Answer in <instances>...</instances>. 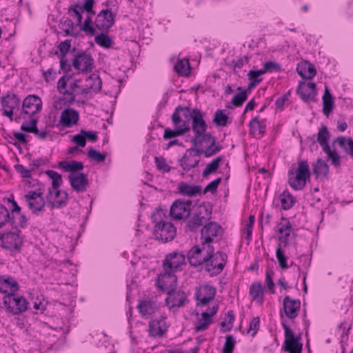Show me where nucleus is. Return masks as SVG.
<instances>
[{
    "instance_id": "obj_9",
    "label": "nucleus",
    "mask_w": 353,
    "mask_h": 353,
    "mask_svg": "<svg viewBox=\"0 0 353 353\" xmlns=\"http://www.w3.org/2000/svg\"><path fill=\"white\" fill-rule=\"evenodd\" d=\"M284 329L285 341L283 350L288 353H301L303 344L300 342L301 335L295 336L293 331L285 323H282Z\"/></svg>"
},
{
    "instance_id": "obj_43",
    "label": "nucleus",
    "mask_w": 353,
    "mask_h": 353,
    "mask_svg": "<svg viewBox=\"0 0 353 353\" xmlns=\"http://www.w3.org/2000/svg\"><path fill=\"white\" fill-rule=\"evenodd\" d=\"M224 111L223 110L219 109L214 113L213 122L217 126H226L230 123L228 117L224 113Z\"/></svg>"
},
{
    "instance_id": "obj_57",
    "label": "nucleus",
    "mask_w": 353,
    "mask_h": 353,
    "mask_svg": "<svg viewBox=\"0 0 353 353\" xmlns=\"http://www.w3.org/2000/svg\"><path fill=\"white\" fill-rule=\"evenodd\" d=\"M37 119H32L30 121V125H28L26 123H23L21 125V130L22 131L30 132V133H37L38 132V128L37 127Z\"/></svg>"
},
{
    "instance_id": "obj_32",
    "label": "nucleus",
    "mask_w": 353,
    "mask_h": 353,
    "mask_svg": "<svg viewBox=\"0 0 353 353\" xmlns=\"http://www.w3.org/2000/svg\"><path fill=\"white\" fill-rule=\"evenodd\" d=\"M249 127L250 132L254 137H261L265 133L266 125L263 121H260L257 117L250 121Z\"/></svg>"
},
{
    "instance_id": "obj_62",
    "label": "nucleus",
    "mask_w": 353,
    "mask_h": 353,
    "mask_svg": "<svg viewBox=\"0 0 353 353\" xmlns=\"http://www.w3.org/2000/svg\"><path fill=\"white\" fill-rule=\"evenodd\" d=\"M259 324H260L259 317H258V316L254 317L250 323L248 333L252 331L253 332L252 333L251 335L252 336H254L259 329Z\"/></svg>"
},
{
    "instance_id": "obj_35",
    "label": "nucleus",
    "mask_w": 353,
    "mask_h": 353,
    "mask_svg": "<svg viewBox=\"0 0 353 353\" xmlns=\"http://www.w3.org/2000/svg\"><path fill=\"white\" fill-rule=\"evenodd\" d=\"M199 159L194 154H185L180 159V165L183 170L189 171L198 165Z\"/></svg>"
},
{
    "instance_id": "obj_16",
    "label": "nucleus",
    "mask_w": 353,
    "mask_h": 353,
    "mask_svg": "<svg viewBox=\"0 0 353 353\" xmlns=\"http://www.w3.org/2000/svg\"><path fill=\"white\" fill-rule=\"evenodd\" d=\"M1 247L6 250H19L23 245V241L19 235L15 232H8L1 234L0 236Z\"/></svg>"
},
{
    "instance_id": "obj_25",
    "label": "nucleus",
    "mask_w": 353,
    "mask_h": 353,
    "mask_svg": "<svg viewBox=\"0 0 353 353\" xmlns=\"http://www.w3.org/2000/svg\"><path fill=\"white\" fill-rule=\"evenodd\" d=\"M79 119V112L73 108L65 109L61 114L59 125L65 128H70L76 125Z\"/></svg>"
},
{
    "instance_id": "obj_52",
    "label": "nucleus",
    "mask_w": 353,
    "mask_h": 353,
    "mask_svg": "<svg viewBox=\"0 0 353 353\" xmlns=\"http://www.w3.org/2000/svg\"><path fill=\"white\" fill-rule=\"evenodd\" d=\"M236 341L232 335H227L222 349V353H232L235 347Z\"/></svg>"
},
{
    "instance_id": "obj_54",
    "label": "nucleus",
    "mask_w": 353,
    "mask_h": 353,
    "mask_svg": "<svg viewBox=\"0 0 353 353\" xmlns=\"http://www.w3.org/2000/svg\"><path fill=\"white\" fill-rule=\"evenodd\" d=\"M98 22H114V14L110 10H102L97 15Z\"/></svg>"
},
{
    "instance_id": "obj_39",
    "label": "nucleus",
    "mask_w": 353,
    "mask_h": 353,
    "mask_svg": "<svg viewBox=\"0 0 353 353\" xmlns=\"http://www.w3.org/2000/svg\"><path fill=\"white\" fill-rule=\"evenodd\" d=\"M250 294L254 301L261 303L263 301V290L261 283H254L250 288Z\"/></svg>"
},
{
    "instance_id": "obj_3",
    "label": "nucleus",
    "mask_w": 353,
    "mask_h": 353,
    "mask_svg": "<svg viewBox=\"0 0 353 353\" xmlns=\"http://www.w3.org/2000/svg\"><path fill=\"white\" fill-rule=\"evenodd\" d=\"M214 251V248L211 244L201 241L200 244L192 247L187 254V259L191 266L198 267L205 265Z\"/></svg>"
},
{
    "instance_id": "obj_5",
    "label": "nucleus",
    "mask_w": 353,
    "mask_h": 353,
    "mask_svg": "<svg viewBox=\"0 0 353 353\" xmlns=\"http://www.w3.org/2000/svg\"><path fill=\"white\" fill-rule=\"evenodd\" d=\"M3 303L7 310L13 315H18L26 312L28 308L27 299L15 293H10L3 298Z\"/></svg>"
},
{
    "instance_id": "obj_1",
    "label": "nucleus",
    "mask_w": 353,
    "mask_h": 353,
    "mask_svg": "<svg viewBox=\"0 0 353 353\" xmlns=\"http://www.w3.org/2000/svg\"><path fill=\"white\" fill-rule=\"evenodd\" d=\"M191 120L190 129L194 132L191 138L192 150L198 156L203 155L205 158H210L220 152L223 147L219 143H216V138L211 133L207 132L208 125L200 110L193 109Z\"/></svg>"
},
{
    "instance_id": "obj_11",
    "label": "nucleus",
    "mask_w": 353,
    "mask_h": 353,
    "mask_svg": "<svg viewBox=\"0 0 353 353\" xmlns=\"http://www.w3.org/2000/svg\"><path fill=\"white\" fill-rule=\"evenodd\" d=\"M177 278L174 272L163 270L156 279V286L158 289L167 293L176 288Z\"/></svg>"
},
{
    "instance_id": "obj_29",
    "label": "nucleus",
    "mask_w": 353,
    "mask_h": 353,
    "mask_svg": "<svg viewBox=\"0 0 353 353\" xmlns=\"http://www.w3.org/2000/svg\"><path fill=\"white\" fill-rule=\"evenodd\" d=\"M86 88L81 91V94H88L90 90L95 92H99L101 89L102 81L99 76L95 74H92L85 80Z\"/></svg>"
},
{
    "instance_id": "obj_44",
    "label": "nucleus",
    "mask_w": 353,
    "mask_h": 353,
    "mask_svg": "<svg viewBox=\"0 0 353 353\" xmlns=\"http://www.w3.org/2000/svg\"><path fill=\"white\" fill-rule=\"evenodd\" d=\"M11 225L14 228H25L28 225V219L25 214L21 212L12 216Z\"/></svg>"
},
{
    "instance_id": "obj_4",
    "label": "nucleus",
    "mask_w": 353,
    "mask_h": 353,
    "mask_svg": "<svg viewBox=\"0 0 353 353\" xmlns=\"http://www.w3.org/2000/svg\"><path fill=\"white\" fill-rule=\"evenodd\" d=\"M294 176L293 171L289 172L288 183L295 190L303 189L306 181L310 177V168L307 161L303 160L299 162L298 168Z\"/></svg>"
},
{
    "instance_id": "obj_42",
    "label": "nucleus",
    "mask_w": 353,
    "mask_h": 353,
    "mask_svg": "<svg viewBox=\"0 0 353 353\" xmlns=\"http://www.w3.org/2000/svg\"><path fill=\"white\" fill-rule=\"evenodd\" d=\"M174 70L181 76H188L190 72V63L188 59L179 60L174 65Z\"/></svg>"
},
{
    "instance_id": "obj_20",
    "label": "nucleus",
    "mask_w": 353,
    "mask_h": 353,
    "mask_svg": "<svg viewBox=\"0 0 353 353\" xmlns=\"http://www.w3.org/2000/svg\"><path fill=\"white\" fill-rule=\"evenodd\" d=\"M296 92L303 101H315L317 94L316 84L313 82L301 81L296 89Z\"/></svg>"
},
{
    "instance_id": "obj_30",
    "label": "nucleus",
    "mask_w": 353,
    "mask_h": 353,
    "mask_svg": "<svg viewBox=\"0 0 353 353\" xmlns=\"http://www.w3.org/2000/svg\"><path fill=\"white\" fill-rule=\"evenodd\" d=\"M139 313L143 317H148L157 310V306L154 301L150 299L140 301L137 305Z\"/></svg>"
},
{
    "instance_id": "obj_14",
    "label": "nucleus",
    "mask_w": 353,
    "mask_h": 353,
    "mask_svg": "<svg viewBox=\"0 0 353 353\" xmlns=\"http://www.w3.org/2000/svg\"><path fill=\"white\" fill-rule=\"evenodd\" d=\"M166 305L170 309H177L183 307L188 302L187 294L182 290H172L167 293Z\"/></svg>"
},
{
    "instance_id": "obj_63",
    "label": "nucleus",
    "mask_w": 353,
    "mask_h": 353,
    "mask_svg": "<svg viewBox=\"0 0 353 353\" xmlns=\"http://www.w3.org/2000/svg\"><path fill=\"white\" fill-rule=\"evenodd\" d=\"M94 3V0H84V3L83 6H81V8H82L83 12L85 11L90 15V14L94 15L95 14L92 10Z\"/></svg>"
},
{
    "instance_id": "obj_19",
    "label": "nucleus",
    "mask_w": 353,
    "mask_h": 353,
    "mask_svg": "<svg viewBox=\"0 0 353 353\" xmlns=\"http://www.w3.org/2000/svg\"><path fill=\"white\" fill-rule=\"evenodd\" d=\"M185 256L183 253L174 252L166 255L163 261V269L174 272L185 263Z\"/></svg>"
},
{
    "instance_id": "obj_64",
    "label": "nucleus",
    "mask_w": 353,
    "mask_h": 353,
    "mask_svg": "<svg viewBox=\"0 0 353 353\" xmlns=\"http://www.w3.org/2000/svg\"><path fill=\"white\" fill-rule=\"evenodd\" d=\"M72 141L76 143L77 146L80 147H84L86 143L85 137L81 132L73 137Z\"/></svg>"
},
{
    "instance_id": "obj_36",
    "label": "nucleus",
    "mask_w": 353,
    "mask_h": 353,
    "mask_svg": "<svg viewBox=\"0 0 353 353\" xmlns=\"http://www.w3.org/2000/svg\"><path fill=\"white\" fill-rule=\"evenodd\" d=\"M313 174L316 178L321 176L327 177L329 172L328 165L321 159H318L316 162L312 164Z\"/></svg>"
},
{
    "instance_id": "obj_34",
    "label": "nucleus",
    "mask_w": 353,
    "mask_h": 353,
    "mask_svg": "<svg viewBox=\"0 0 353 353\" xmlns=\"http://www.w3.org/2000/svg\"><path fill=\"white\" fill-rule=\"evenodd\" d=\"M162 323L163 319H152L149 322L148 332L152 337H161L163 335L165 330L163 329Z\"/></svg>"
},
{
    "instance_id": "obj_47",
    "label": "nucleus",
    "mask_w": 353,
    "mask_h": 353,
    "mask_svg": "<svg viewBox=\"0 0 353 353\" xmlns=\"http://www.w3.org/2000/svg\"><path fill=\"white\" fill-rule=\"evenodd\" d=\"M96 43L105 48H109L112 44V39L105 33H101L94 38Z\"/></svg>"
},
{
    "instance_id": "obj_37",
    "label": "nucleus",
    "mask_w": 353,
    "mask_h": 353,
    "mask_svg": "<svg viewBox=\"0 0 353 353\" xmlns=\"http://www.w3.org/2000/svg\"><path fill=\"white\" fill-rule=\"evenodd\" d=\"M330 133L325 125H322L317 133L316 140L323 149H327Z\"/></svg>"
},
{
    "instance_id": "obj_59",
    "label": "nucleus",
    "mask_w": 353,
    "mask_h": 353,
    "mask_svg": "<svg viewBox=\"0 0 353 353\" xmlns=\"http://www.w3.org/2000/svg\"><path fill=\"white\" fill-rule=\"evenodd\" d=\"M16 171L20 174L23 178H31V172L34 170L33 168L26 169L23 165L17 164L14 165Z\"/></svg>"
},
{
    "instance_id": "obj_6",
    "label": "nucleus",
    "mask_w": 353,
    "mask_h": 353,
    "mask_svg": "<svg viewBox=\"0 0 353 353\" xmlns=\"http://www.w3.org/2000/svg\"><path fill=\"white\" fill-rule=\"evenodd\" d=\"M228 256L223 252H212V256L205 263V270L211 276L220 274L227 263Z\"/></svg>"
},
{
    "instance_id": "obj_55",
    "label": "nucleus",
    "mask_w": 353,
    "mask_h": 353,
    "mask_svg": "<svg viewBox=\"0 0 353 353\" xmlns=\"http://www.w3.org/2000/svg\"><path fill=\"white\" fill-rule=\"evenodd\" d=\"M12 218L8 209L3 205H0V228L4 226L7 223H11Z\"/></svg>"
},
{
    "instance_id": "obj_12",
    "label": "nucleus",
    "mask_w": 353,
    "mask_h": 353,
    "mask_svg": "<svg viewBox=\"0 0 353 353\" xmlns=\"http://www.w3.org/2000/svg\"><path fill=\"white\" fill-rule=\"evenodd\" d=\"M72 66L81 73H88L94 68V59L90 53L82 51L75 55Z\"/></svg>"
},
{
    "instance_id": "obj_22",
    "label": "nucleus",
    "mask_w": 353,
    "mask_h": 353,
    "mask_svg": "<svg viewBox=\"0 0 353 353\" xmlns=\"http://www.w3.org/2000/svg\"><path fill=\"white\" fill-rule=\"evenodd\" d=\"M283 310L285 315L290 319L298 316L301 309L299 299H293L290 296H285L283 300Z\"/></svg>"
},
{
    "instance_id": "obj_2",
    "label": "nucleus",
    "mask_w": 353,
    "mask_h": 353,
    "mask_svg": "<svg viewBox=\"0 0 353 353\" xmlns=\"http://www.w3.org/2000/svg\"><path fill=\"white\" fill-rule=\"evenodd\" d=\"M165 214L162 210H157L151 216L154 225L153 235L155 239L167 243L172 241L176 234V229L174 225L169 221H166Z\"/></svg>"
},
{
    "instance_id": "obj_49",
    "label": "nucleus",
    "mask_w": 353,
    "mask_h": 353,
    "mask_svg": "<svg viewBox=\"0 0 353 353\" xmlns=\"http://www.w3.org/2000/svg\"><path fill=\"white\" fill-rule=\"evenodd\" d=\"M83 13V11L81 8V6L79 4H74L68 9L70 16L77 19L78 22H81Z\"/></svg>"
},
{
    "instance_id": "obj_17",
    "label": "nucleus",
    "mask_w": 353,
    "mask_h": 353,
    "mask_svg": "<svg viewBox=\"0 0 353 353\" xmlns=\"http://www.w3.org/2000/svg\"><path fill=\"white\" fill-rule=\"evenodd\" d=\"M42 108L41 99L35 94L27 96L22 103L21 114L33 115Z\"/></svg>"
},
{
    "instance_id": "obj_46",
    "label": "nucleus",
    "mask_w": 353,
    "mask_h": 353,
    "mask_svg": "<svg viewBox=\"0 0 353 353\" xmlns=\"http://www.w3.org/2000/svg\"><path fill=\"white\" fill-rule=\"evenodd\" d=\"M294 202L295 200L294 197L288 190L284 191L283 194L281 195V207L283 210L290 209L292 207Z\"/></svg>"
},
{
    "instance_id": "obj_33",
    "label": "nucleus",
    "mask_w": 353,
    "mask_h": 353,
    "mask_svg": "<svg viewBox=\"0 0 353 353\" xmlns=\"http://www.w3.org/2000/svg\"><path fill=\"white\" fill-rule=\"evenodd\" d=\"M179 193L188 196H194L201 194V187L199 185H190L185 182H181L178 186Z\"/></svg>"
},
{
    "instance_id": "obj_38",
    "label": "nucleus",
    "mask_w": 353,
    "mask_h": 353,
    "mask_svg": "<svg viewBox=\"0 0 353 353\" xmlns=\"http://www.w3.org/2000/svg\"><path fill=\"white\" fill-rule=\"evenodd\" d=\"M323 114L327 117L330 114V113L332 111L334 108L333 97L330 92V90L327 87H325L324 90V94L323 96Z\"/></svg>"
},
{
    "instance_id": "obj_10",
    "label": "nucleus",
    "mask_w": 353,
    "mask_h": 353,
    "mask_svg": "<svg viewBox=\"0 0 353 353\" xmlns=\"http://www.w3.org/2000/svg\"><path fill=\"white\" fill-rule=\"evenodd\" d=\"M193 110L189 107L177 106L172 114L171 119L174 125L179 128H188V132L190 130V121L192 118Z\"/></svg>"
},
{
    "instance_id": "obj_24",
    "label": "nucleus",
    "mask_w": 353,
    "mask_h": 353,
    "mask_svg": "<svg viewBox=\"0 0 353 353\" xmlns=\"http://www.w3.org/2000/svg\"><path fill=\"white\" fill-rule=\"evenodd\" d=\"M221 229V226L215 222H210L205 225L201 230V241L211 244L213 238L217 236L219 232Z\"/></svg>"
},
{
    "instance_id": "obj_61",
    "label": "nucleus",
    "mask_w": 353,
    "mask_h": 353,
    "mask_svg": "<svg viewBox=\"0 0 353 353\" xmlns=\"http://www.w3.org/2000/svg\"><path fill=\"white\" fill-rule=\"evenodd\" d=\"M71 47V42L70 40L66 39L61 41L59 46L58 49L59 50L61 57H66Z\"/></svg>"
},
{
    "instance_id": "obj_31",
    "label": "nucleus",
    "mask_w": 353,
    "mask_h": 353,
    "mask_svg": "<svg viewBox=\"0 0 353 353\" xmlns=\"http://www.w3.org/2000/svg\"><path fill=\"white\" fill-rule=\"evenodd\" d=\"M59 168L65 172H70V174L79 173V171L82 170L84 165L82 162L77 161H61L59 162Z\"/></svg>"
},
{
    "instance_id": "obj_7",
    "label": "nucleus",
    "mask_w": 353,
    "mask_h": 353,
    "mask_svg": "<svg viewBox=\"0 0 353 353\" xmlns=\"http://www.w3.org/2000/svg\"><path fill=\"white\" fill-rule=\"evenodd\" d=\"M0 102L2 115L8 117L11 121H13L14 111L19 109L21 103L19 97L15 93L8 92L0 98Z\"/></svg>"
},
{
    "instance_id": "obj_50",
    "label": "nucleus",
    "mask_w": 353,
    "mask_h": 353,
    "mask_svg": "<svg viewBox=\"0 0 353 353\" xmlns=\"http://www.w3.org/2000/svg\"><path fill=\"white\" fill-rule=\"evenodd\" d=\"M87 155L90 159L93 160L97 163L103 162L106 158L105 153H101L92 148H90L88 150Z\"/></svg>"
},
{
    "instance_id": "obj_27",
    "label": "nucleus",
    "mask_w": 353,
    "mask_h": 353,
    "mask_svg": "<svg viewBox=\"0 0 353 353\" xmlns=\"http://www.w3.org/2000/svg\"><path fill=\"white\" fill-rule=\"evenodd\" d=\"M19 290V285L16 280L9 276H0V292L9 295L10 293H15Z\"/></svg>"
},
{
    "instance_id": "obj_26",
    "label": "nucleus",
    "mask_w": 353,
    "mask_h": 353,
    "mask_svg": "<svg viewBox=\"0 0 353 353\" xmlns=\"http://www.w3.org/2000/svg\"><path fill=\"white\" fill-rule=\"evenodd\" d=\"M282 219L284 220L285 223H279L277 225L278 232L280 234V236H279V241H280L279 244H281V245H283V247H287L289 245V241L291 232L292 231V226L288 219L285 218H282Z\"/></svg>"
},
{
    "instance_id": "obj_8",
    "label": "nucleus",
    "mask_w": 353,
    "mask_h": 353,
    "mask_svg": "<svg viewBox=\"0 0 353 353\" xmlns=\"http://www.w3.org/2000/svg\"><path fill=\"white\" fill-rule=\"evenodd\" d=\"M24 198L29 209L33 214H38L44 210L46 201L43 199V191L41 188L34 191H29Z\"/></svg>"
},
{
    "instance_id": "obj_41",
    "label": "nucleus",
    "mask_w": 353,
    "mask_h": 353,
    "mask_svg": "<svg viewBox=\"0 0 353 353\" xmlns=\"http://www.w3.org/2000/svg\"><path fill=\"white\" fill-rule=\"evenodd\" d=\"M175 129L165 128L163 134V139L165 140L170 139L176 137L181 136L188 132V128H181L178 125H174Z\"/></svg>"
},
{
    "instance_id": "obj_58",
    "label": "nucleus",
    "mask_w": 353,
    "mask_h": 353,
    "mask_svg": "<svg viewBox=\"0 0 353 353\" xmlns=\"http://www.w3.org/2000/svg\"><path fill=\"white\" fill-rule=\"evenodd\" d=\"M263 71H264V74L269 72H280L281 70V65L276 62L268 61L265 62L263 65V68H262Z\"/></svg>"
},
{
    "instance_id": "obj_56",
    "label": "nucleus",
    "mask_w": 353,
    "mask_h": 353,
    "mask_svg": "<svg viewBox=\"0 0 353 353\" xmlns=\"http://www.w3.org/2000/svg\"><path fill=\"white\" fill-rule=\"evenodd\" d=\"M154 162L157 168L164 172H169L172 169V168L166 163L165 159L163 157H154Z\"/></svg>"
},
{
    "instance_id": "obj_18",
    "label": "nucleus",
    "mask_w": 353,
    "mask_h": 353,
    "mask_svg": "<svg viewBox=\"0 0 353 353\" xmlns=\"http://www.w3.org/2000/svg\"><path fill=\"white\" fill-rule=\"evenodd\" d=\"M216 288L210 285H201L196 289L195 298L197 305H205L214 299Z\"/></svg>"
},
{
    "instance_id": "obj_13",
    "label": "nucleus",
    "mask_w": 353,
    "mask_h": 353,
    "mask_svg": "<svg viewBox=\"0 0 353 353\" xmlns=\"http://www.w3.org/2000/svg\"><path fill=\"white\" fill-rule=\"evenodd\" d=\"M47 203L52 209L61 208L65 206L68 201V194L65 191L58 189L49 188L46 194Z\"/></svg>"
},
{
    "instance_id": "obj_28",
    "label": "nucleus",
    "mask_w": 353,
    "mask_h": 353,
    "mask_svg": "<svg viewBox=\"0 0 353 353\" xmlns=\"http://www.w3.org/2000/svg\"><path fill=\"white\" fill-rule=\"evenodd\" d=\"M296 72L304 79H312L316 74L314 65L307 61L299 63Z\"/></svg>"
},
{
    "instance_id": "obj_40",
    "label": "nucleus",
    "mask_w": 353,
    "mask_h": 353,
    "mask_svg": "<svg viewBox=\"0 0 353 353\" xmlns=\"http://www.w3.org/2000/svg\"><path fill=\"white\" fill-rule=\"evenodd\" d=\"M223 157L222 156H219L214 159L206 165L205 168L203 171L202 176L203 177H206L210 174L216 172L220 166V163L223 161Z\"/></svg>"
},
{
    "instance_id": "obj_53",
    "label": "nucleus",
    "mask_w": 353,
    "mask_h": 353,
    "mask_svg": "<svg viewBox=\"0 0 353 353\" xmlns=\"http://www.w3.org/2000/svg\"><path fill=\"white\" fill-rule=\"evenodd\" d=\"M276 257L278 260L279 265L281 269L288 268L287 264L288 258L284 254V252L281 250V244H279L278 248L276 250Z\"/></svg>"
},
{
    "instance_id": "obj_48",
    "label": "nucleus",
    "mask_w": 353,
    "mask_h": 353,
    "mask_svg": "<svg viewBox=\"0 0 353 353\" xmlns=\"http://www.w3.org/2000/svg\"><path fill=\"white\" fill-rule=\"evenodd\" d=\"M46 174L52 180V187L50 188L58 189L62 184V176L58 172L54 170H47Z\"/></svg>"
},
{
    "instance_id": "obj_51",
    "label": "nucleus",
    "mask_w": 353,
    "mask_h": 353,
    "mask_svg": "<svg viewBox=\"0 0 353 353\" xmlns=\"http://www.w3.org/2000/svg\"><path fill=\"white\" fill-rule=\"evenodd\" d=\"M323 151L325 152L328 158L331 159L333 165L335 167H339L341 165V157L336 150H332L330 147L328 146L327 149H323Z\"/></svg>"
},
{
    "instance_id": "obj_60",
    "label": "nucleus",
    "mask_w": 353,
    "mask_h": 353,
    "mask_svg": "<svg viewBox=\"0 0 353 353\" xmlns=\"http://www.w3.org/2000/svg\"><path fill=\"white\" fill-rule=\"evenodd\" d=\"M222 179L221 177L212 181L205 188L203 193L205 194L208 192H210L212 194L215 193L217 190L218 185L221 182Z\"/></svg>"
},
{
    "instance_id": "obj_15",
    "label": "nucleus",
    "mask_w": 353,
    "mask_h": 353,
    "mask_svg": "<svg viewBox=\"0 0 353 353\" xmlns=\"http://www.w3.org/2000/svg\"><path fill=\"white\" fill-rule=\"evenodd\" d=\"M191 205L192 201L190 200H176L170 207V216L178 220L188 218L190 213Z\"/></svg>"
},
{
    "instance_id": "obj_23",
    "label": "nucleus",
    "mask_w": 353,
    "mask_h": 353,
    "mask_svg": "<svg viewBox=\"0 0 353 353\" xmlns=\"http://www.w3.org/2000/svg\"><path fill=\"white\" fill-rule=\"evenodd\" d=\"M189 219L187 221L185 230L190 232H196L198 229L206 221L201 209L196 210L192 214L190 213Z\"/></svg>"
},
{
    "instance_id": "obj_21",
    "label": "nucleus",
    "mask_w": 353,
    "mask_h": 353,
    "mask_svg": "<svg viewBox=\"0 0 353 353\" xmlns=\"http://www.w3.org/2000/svg\"><path fill=\"white\" fill-rule=\"evenodd\" d=\"M71 187L77 192H84L87 190L89 182L88 176L83 172L70 174L68 176Z\"/></svg>"
},
{
    "instance_id": "obj_45",
    "label": "nucleus",
    "mask_w": 353,
    "mask_h": 353,
    "mask_svg": "<svg viewBox=\"0 0 353 353\" xmlns=\"http://www.w3.org/2000/svg\"><path fill=\"white\" fill-rule=\"evenodd\" d=\"M237 90H241V92L236 94L233 97L231 103L235 107H240L247 100L248 94H247V90H242L241 87H238Z\"/></svg>"
}]
</instances>
